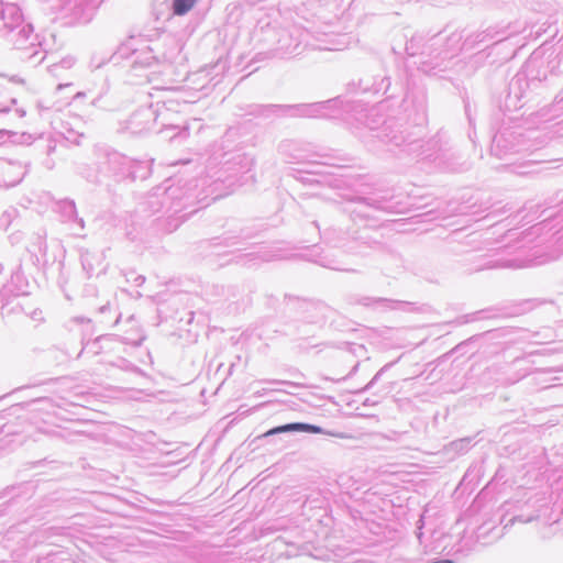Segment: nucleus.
I'll return each instance as SVG.
<instances>
[{"mask_svg": "<svg viewBox=\"0 0 563 563\" xmlns=\"http://www.w3.org/2000/svg\"><path fill=\"white\" fill-rule=\"evenodd\" d=\"M198 0H174L173 11L176 15H184L190 11Z\"/></svg>", "mask_w": 563, "mask_h": 563, "instance_id": "obj_1", "label": "nucleus"}, {"mask_svg": "<svg viewBox=\"0 0 563 563\" xmlns=\"http://www.w3.org/2000/svg\"><path fill=\"white\" fill-rule=\"evenodd\" d=\"M310 427L302 423H290L282 427H277L275 429L269 430L266 432V435L278 433V432H285V431H295V430H307Z\"/></svg>", "mask_w": 563, "mask_h": 563, "instance_id": "obj_2", "label": "nucleus"}]
</instances>
